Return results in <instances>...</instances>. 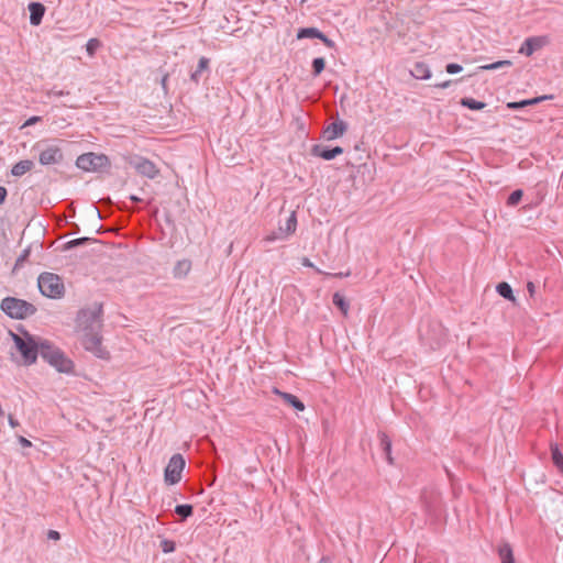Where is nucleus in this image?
<instances>
[{
  "instance_id": "1",
  "label": "nucleus",
  "mask_w": 563,
  "mask_h": 563,
  "mask_svg": "<svg viewBox=\"0 0 563 563\" xmlns=\"http://www.w3.org/2000/svg\"><path fill=\"white\" fill-rule=\"evenodd\" d=\"M40 354L60 373H70L74 369L73 361L47 342H41Z\"/></svg>"
},
{
  "instance_id": "2",
  "label": "nucleus",
  "mask_w": 563,
  "mask_h": 563,
  "mask_svg": "<svg viewBox=\"0 0 563 563\" xmlns=\"http://www.w3.org/2000/svg\"><path fill=\"white\" fill-rule=\"evenodd\" d=\"M15 347L21 353L24 364L30 365L36 361L37 353H40L41 342H37L34 338L25 334L24 336L12 334Z\"/></svg>"
},
{
  "instance_id": "3",
  "label": "nucleus",
  "mask_w": 563,
  "mask_h": 563,
  "mask_svg": "<svg viewBox=\"0 0 563 563\" xmlns=\"http://www.w3.org/2000/svg\"><path fill=\"white\" fill-rule=\"evenodd\" d=\"M38 288L41 292L49 298H59L64 295L65 287L62 278L53 273H43L40 275Z\"/></svg>"
},
{
  "instance_id": "4",
  "label": "nucleus",
  "mask_w": 563,
  "mask_h": 563,
  "mask_svg": "<svg viewBox=\"0 0 563 563\" xmlns=\"http://www.w3.org/2000/svg\"><path fill=\"white\" fill-rule=\"evenodd\" d=\"M81 338V344L84 345L85 350L91 352L95 356L101 360H109L110 353L109 351L102 345L101 336L99 335L98 331L96 330H87L84 331Z\"/></svg>"
},
{
  "instance_id": "5",
  "label": "nucleus",
  "mask_w": 563,
  "mask_h": 563,
  "mask_svg": "<svg viewBox=\"0 0 563 563\" xmlns=\"http://www.w3.org/2000/svg\"><path fill=\"white\" fill-rule=\"evenodd\" d=\"M101 305H93L90 308L84 309L79 312L77 321L78 325L84 330H99L101 327Z\"/></svg>"
},
{
  "instance_id": "6",
  "label": "nucleus",
  "mask_w": 563,
  "mask_h": 563,
  "mask_svg": "<svg viewBox=\"0 0 563 563\" xmlns=\"http://www.w3.org/2000/svg\"><path fill=\"white\" fill-rule=\"evenodd\" d=\"M1 309L11 318L23 319L33 313L32 305L16 298H5L1 302Z\"/></svg>"
},
{
  "instance_id": "7",
  "label": "nucleus",
  "mask_w": 563,
  "mask_h": 563,
  "mask_svg": "<svg viewBox=\"0 0 563 563\" xmlns=\"http://www.w3.org/2000/svg\"><path fill=\"white\" fill-rule=\"evenodd\" d=\"M109 164L107 156L95 153H86L78 156L76 165L85 172H97Z\"/></svg>"
},
{
  "instance_id": "8",
  "label": "nucleus",
  "mask_w": 563,
  "mask_h": 563,
  "mask_svg": "<svg viewBox=\"0 0 563 563\" xmlns=\"http://www.w3.org/2000/svg\"><path fill=\"white\" fill-rule=\"evenodd\" d=\"M185 460L181 454H174L164 472V479L168 485L177 484L181 479Z\"/></svg>"
},
{
  "instance_id": "9",
  "label": "nucleus",
  "mask_w": 563,
  "mask_h": 563,
  "mask_svg": "<svg viewBox=\"0 0 563 563\" xmlns=\"http://www.w3.org/2000/svg\"><path fill=\"white\" fill-rule=\"evenodd\" d=\"M549 42L547 36H532L528 37L519 48V53L526 56H531L536 51L542 48Z\"/></svg>"
},
{
  "instance_id": "10",
  "label": "nucleus",
  "mask_w": 563,
  "mask_h": 563,
  "mask_svg": "<svg viewBox=\"0 0 563 563\" xmlns=\"http://www.w3.org/2000/svg\"><path fill=\"white\" fill-rule=\"evenodd\" d=\"M63 158L62 151L58 146H48L40 153L38 161L42 165H51L60 162Z\"/></svg>"
},
{
  "instance_id": "11",
  "label": "nucleus",
  "mask_w": 563,
  "mask_h": 563,
  "mask_svg": "<svg viewBox=\"0 0 563 563\" xmlns=\"http://www.w3.org/2000/svg\"><path fill=\"white\" fill-rule=\"evenodd\" d=\"M312 154L314 156L321 157L325 161L333 159L334 157L341 155L343 153V148L340 146H335L331 150H325L319 145L312 147Z\"/></svg>"
},
{
  "instance_id": "12",
  "label": "nucleus",
  "mask_w": 563,
  "mask_h": 563,
  "mask_svg": "<svg viewBox=\"0 0 563 563\" xmlns=\"http://www.w3.org/2000/svg\"><path fill=\"white\" fill-rule=\"evenodd\" d=\"M135 167L141 175L146 176L148 178H155L159 173L155 164L148 159L140 161Z\"/></svg>"
},
{
  "instance_id": "13",
  "label": "nucleus",
  "mask_w": 563,
  "mask_h": 563,
  "mask_svg": "<svg viewBox=\"0 0 563 563\" xmlns=\"http://www.w3.org/2000/svg\"><path fill=\"white\" fill-rule=\"evenodd\" d=\"M30 22L32 25H40L45 13V7L40 2L29 4Z\"/></svg>"
},
{
  "instance_id": "14",
  "label": "nucleus",
  "mask_w": 563,
  "mask_h": 563,
  "mask_svg": "<svg viewBox=\"0 0 563 563\" xmlns=\"http://www.w3.org/2000/svg\"><path fill=\"white\" fill-rule=\"evenodd\" d=\"M345 130H346V125L344 122H342V121L333 122L325 129L324 135H325L327 140L331 141V140L342 136L344 134Z\"/></svg>"
},
{
  "instance_id": "15",
  "label": "nucleus",
  "mask_w": 563,
  "mask_h": 563,
  "mask_svg": "<svg viewBox=\"0 0 563 563\" xmlns=\"http://www.w3.org/2000/svg\"><path fill=\"white\" fill-rule=\"evenodd\" d=\"M275 394H277L288 406L294 407L298 411L305 410L303 402L295 395L289 393H284L278 389H275Z\"/></svg>"
},
{
  "instance_id": "16",
  "label": "nucleus",
  "mask_w": 563,
  "mask_h": 563,
  "mask_svg": "<svg viewBox=\"0 0 563 563\" xmlns=\"http://www.w3.org/2000/svg\"><path fill=\"white\" fill-rule=\"evenodd\" d=\"M410 74L413 78L419 80H426L431 77V70L429 66L423 62H418L410 69Z\"/></svg>"
},
{
  "instance_id": "17",
  "label": "nucleus",
  "mask_w": 563,
  "mask_h": 563,
  "mask_svg": "<svg viewBox=\"0 0 563 563\" xmlns=\"http://www.w3.org/2000/svg\"><path fill=\"white\" fill-rule=\"evenodd\" d=\"M297 228V218L296 214L292 212L289 218L287 219L284 227L279 228V238L285 239L295 233Z\"/></svg>"
},
{
  "instance_id": "18",
  "label": "nucleus",
  "mask_w": 563,
  "mask_h": 563,
  "mask_svg": "<svg viewBox=\"0 0 563 563\" xmlns=\"http://www.w3.org/2000/svg\"><path fill=\"white\" fill-rule=\"evenodd\" d=\"M191 261L184 258L176 263L173 269V274L177 278L186 277L191 271Z\"/></svg>"
},
{
  "instance_id": "19",
  "label": "nucleus",
  "mask_w": 563,
  "mask_h": 563,
  "mask_svg": "<svg viewBox=\"0 0 563 563\" xmlns=\"http://www.w3.org/2000/svg\"><path fill=\"white\" fill-rule=\"evenodd\" d=\"M34 166V163L30 159L20 161L13 165L11 174L15 177H20L30 172Z\"/></svg>"
},
{
  "instance_id": "20",
  "label": "nucleus",
  "mask_w": 563,
  "mask_h": 563,
  "mask_svg": "<svg viewBox=\"0 0 563 563\" xmlns=\"http://www.w3.org/2000/svg\"><path fill=\"white\" fill-rule=\"evenodd\" d=\"M545 99H548L547 96L538 97V98H533V99H526V100L518 101V102L512 101V102L507 103V108H509L511 110H518V109L525 108L527 106L537 104L538 102L545 100Z\"/></svg>"
},
{
  "instance_id": "21",
  "label": "nucleus",
  "mask_w": 563,
  "mask_h": 563,
  "mask_svg": "<svg viewBox=\"0 0 563 563\" xmlns=\"http://www.w3.org/2000/svg\"><path fill=\"white\" fill-rule=\"evenodd\" d=\"M498 553L501 559V563H515L512 549L508 543L503 544L499 548Z\"/></svg>"
},
{
  "instance_id": "22",
  "label": "nucleus",
  "mask_w": 563,
  "mask_h": 563,
  "mask_svg": "<svg viewBox=\"0 0 563 563\" xmlns=\"http://www.w3.org/2000/svg\"><path fill=\"white\" fill-rule=\"evenodd\" d=\"M497 292L504 297L505 299H508L510 301H515V297L512 294V289L508 283H499L496 287Z\"/></svg>"
},
{
  "instance_id": "23",
  "label": "nucleus",
  "mask_w": 563,
  "mask_h": 563,
  "mask_svg": "<svg viewBox=\"0 0 563 563\" xmlns=\"http://www.w3.org/2000/svg\"><path fill=\"white\" fill-rule=\"evenodd\" d=\"M333 303L341 310L344 316H347L350 305L340 292H335L333 295Z\"/></svg>"
},
{
  "instance_id": "24",
  "label": "nucleus",
  "mask_w": 563,
  "mask_h": 563,
  "mask_svg": "<svg viewBox=\"0 0 563 563\" xmlns=\"http://www.w3.org/2000/svg\"><path fill=\"white\" fill-rule=\"evenodd\" d=\"M461 104L471 110H482L486 107V104L484 102L477 101L473 98L461 99Z\"/></svg>"
},
{
  "instance_id": "25",
  "label": "nucleus",
  "mask_w": 563,
  "mask_h": 563,
  "mask_svg": "<svg viewBox=\"0 0 563 563\" xmlns=\"http://www.w3.org/2000/svg\"><path fill=\"white\" fill-rule=\"evenodd\" d=\"M306 37H316V38L321 37V32L314 27H307V29L299 30V32L297 33V38L301 40V38H306Z\"/></svg>"
},
{
  "instance_id": "26",
  "label": "nucleus",
  "mask_w": 563,
  "mask_h": 563,
  "mask_svg": "<svg viewBox=\"0 0 563 563\" xmlns=\"http://www.w3.org/2000/svg\"><path fill=\"white\" fill-rule=\"evenodd\" d=\"M511 66V62L510 60H499V62H495V63H492V64H487V65H482L478 67V69L481 70H495V69H498V68H501V67H509Z\"/></svg>"
},
{
  "instance_id": "27",
  "label": "nucleus",
  "mask_w": 563,
  "mask_h": 563,
  "mask_svg": "<svg viewBox=\"0 0 563 563\" xmlns=\"http://www.w3.org/2000/svg\"><path fill=\"white\" fill-rule=\"evenodd\" d=\"M552 461L554 463V465L560 468V470H563V454L560 452L559 448L555 445V446H552Z\"/></svg>"
},
{
  "instance_id": "28",
  "label": "nucleus",
  "mask_w": 563,
  "mask_h": 563,
  "mask_svg": "<svg viewBox=\"0 0 563 563\" xmlns=\"http://www.w3.org/2000/svg\"><path fill=\"white\" fill-rule=\"evenodd\" d=\"M209 66V59L206 57H201L199 59L198 68L197 70L191 75V79L195 81H198V75L199 73L206 70Z\"/></svg>"
},
{
  "instance_id": "29",
  "label": "nucleus",
  "mask_w": 563,
  "mask_h": 563,
  "mask_svg": "<svg viewBox=\"0 0 563 563\" xmlns=\"http://www.w3.org/2000/svg\"><path fill=\"white\" fill-rule=\"evenodd\" d=\"M100 47V42L97 38H90L86 44V51L89 56H93L96 51Z\"/></svg>"
},
{
  "instance_id": "30",
  "label": "nucleus",
  "mask_w": 563,
  "mask_h": 563,
  "mask_svg": "<svg viewBox=\"0 0 563 563\" xmlns=\"http://www.w3.org/2000/svg\"><path fill=\"white\" fill-rule=\"evenodd\" d=\"M324 66H325L324 58H322V57L314 58L312 62V68H313L314 76L320 75L321 71L324 69Z\"/></svg>"
},
{
  "instance_id": "31",
  "label": "nucleus",
  "mask_w": 563,
  "mask_h": 563,
  "mask_svg": "<svg viewBox=\"0 0 563 563\" xmlns=\"http://www.w3.org/2000/svg\"><path fill=\"white\" fill-rule=\"evenodd\" d=\"M522 195H523V192L520 189H517V190L512 191L510 194V196L508 197L507 205L508 206H516L521 200Z\"/></svg>"
},
{
  "instance_id": "32",
  "label": "nucleus",
  "mask_w": 563,
  "mask_h": 563,
  "mask_svg": "<svg viewBox=\"0 0 563 563\" xmlns=\"http://www.w3.org/2000/svg\"><path fill=\"white\" fill-rule=\"evenodd\" d=\"M176 514L183 516L184 518L191 516L192 507L190 505H178L175 508Z\"/></svg>"
},
{
  "instance_id": "33",
  "label": "nucleus",
  "mask_w": 563,
  "mask_h": 563,
  "mask_svg": "<svg viewBox=\"0 0 563 563\" xmlns=\"http://www.w3.org/2000/svg\"><path fill=\"white\" fill-rule=\"evenodd\" d=\"M445 70L449 74H457L462 70V66L455 63H451L446 65Z\"/></svg>"
},
{
  "instance_id": "34",
  "label": "nucleus",
  "mask_w": 563,
  "mask_h": 563,
  "mask_svg": "<svg viewBox=\"0 0 563 563\" xmlns=\"http://www.w3.org/2000/svg\"><path fill=\"white\" fill-rule=\"evenodd\" d=\"M40 121H41V118H40V117H31V118H29V119L24 122L23 128H24V126L33 125V124H35V123H37V122H40Z\"/></svg>"
},
{
  "instance_id": "35",
  "label": "nucleus",
  "mask_w": 563,
  "mask_h": 563,
  "mask_svg": "<svg viewBox=\"0 0 563 563\" xmlns=\"http://www.w3.org/2000/svg\"><path fill=\"white\" fill-rule=\"evenodd\" d=\"M87 241H89V239H87V238L76 239V240L70 241L68 244H69L70 247H73V246L80 245V244H82V243H85Z\"/></svg>"
},
{
  "instance_id": "36",
  "label": "nucleus",
  "mask_w": 563,
  "mask_h": 563,
  "mask_svg": "<svg viewBox=\"0 0 563 563\" xmlns=\"http://www.w3.org/2000/svg\"><path fill=\"white\" fill-rule=\"evenodd\" d=\"M174 549L175 548H174V543L173 542H170V541H164L163 542V550H164V552H172V551H174Z\"/></svg>"
},
{
  "instance_id": "37",
  "label": "nucleus",
  "mask_w": 563,
  "mask_h": 563,
  "mask_svg": "<svg viewBox=\"0 0 563 563\" xmlns=\"http://www.w3.org/2000/svg\"><path fill=\"white\" fill-rule=\"evenodd\" d=\"M527 290L530 295V297H533L536 294V285L532 282L527 283Z\"/></svg>"
},
{
  "instance_id": "38",
  "label": "nucleus",
  "mask_w": 563,
  "mask_h": 563,
  "mask_svg": "<svg viewBox=\"0 0 563 563\" xmlns=\"http://www.w3.org/2000/svg\"><path fill=\"white\" fill-rule=\"evenodd\" d=\"M318 38L321 40L328 47L334 46V43L331 40H329L323 33H321V37Z\"/></svg>"
},
{
  "instance_id": "39",
  "label": "nucleus",
  "mask_w": 563,
  "mask_h": 563,
  "mask_svg": "<svg viewBox=\"0 0 563 563\" xmlns=\"http://www.w3.org/2000/svg\"><path fill=\"white\" fill-rule=\"evenodd\" d=\"M19 442L21 443L22 446L24 448H30L32 445L31 441H29L27 439H25L24 437H20L19 438Z\"/></svg>"
},
{
  "instance_id": "40",
  "label": "nucleus",
  "mask_w": 563,
  "mask_h": 563,
  "mask_svg": "<svg viewBox=\"0 0 563 563\" xmlns=\"http://www.w3.org/2000/svg\"><path fill=\"white\" fill-rule=\"evenodd\" d=\"M7 198V189L0 186V205L4 202Z\"/></svg>"
},
{
  "instance_id": "41",
  "label": "nucleus",
  "mask_w": 563,
  "mask_h": 563,
  "mask_svg": "<svg viewBox=\"0 0 563 563\" xmlns=\"http://www.w3.org/2000/svg\"><path fill=\"white\" fill-rule=\"evenodd\" d=\"M48 538L53 539V540H59L60 536H59V532H57L55 530H51L48 532Z\"/></svg>"
},
{
  "instance_id": "42",
  "label": "nucleus",
  "mask_w": 563,
  "mask_h": 563,
  "mask_svg": "<svg viewBox=\"0 0 563 563\" xmlns=\"http://www.w3.org/2000/svg\"><path fill=\"white\" fill-rule=\"evenodd\" d=\"M301 264H302L303 266H307V267H314V266H313V264L310 262V260H309V258H307V257H303V258L301 260Z\"/></svg>"
},
{
  "instance_id": "43",
  "label": "nucleus",
  "mask_w": 563,
  "mask_h": 563,
  "mask_svg": "<svg viewBox=\"0 0 563 563\" xmlns=\"http://www.w3.org/2000/svg\"><path fill=\"white\" fill-rule=\"evenodd\" d=\"M9 423L12 428H15L19 426L18 421L14 420V418L12 416H9Z\"/></svg>"
},
{
  "instance_id": "44",
  "label": "nucleus",
  "mask_w": 563,
  "mask_h": 563,
  "mask_svg": "<svg viewBox=\"0 0 563 563\" xmlns=\"http://www.w3.org/2000/svg\"><path fill=\"white\" fill-rule=\"evenodd\" d=\"M276 239H280V238H279V235H278V236H275V235H267V236L265 238V241H267V242H273V241H275Z\"/></svg>"
},
{
  "instance_id": "45",
  "label": "nucleus",
  "mask_w": 563,
  "mask_h": 563,
  "mask_svg": "<svg viewBox=\"0 0 563 563\" xmlns=\"http://www.w3.org/2000/svg\"><path fill=\"white\" fill-rule=\"evenodd\" d=\"M167 79H168V75H165V76L163 77V79H162L163 88H166Z\"/></svg>"
},
{
  "instance_id": "46",
  "label": "nucleus",
  "mask_w": 563,
  "mask_h": 563,
  "mask_svg": "<svg viewBox=\"0 0 563 563\" xmlns=\"http://www.w3.org/2000/svg\"><path fill=\"white\" fill-rule=\"evenodd\" d=\"M325 275H327V276H332L331 274H325ZM333 276H334V277L349 276V273H346V274H342V273H340V274H335V275H333Z\"/></svg>"
},
{
  "instance_id": "47",
  "label": "nucleus",
  "mask_w": 563,
  "mask_h": 563,
  "mask_svg": "<svg viewBox=\"0 0 563 563\" xmlns=\"http://www.w3.org/2000/svg\"><path fill=\"white\" fill-rule=\"evenodd\" d=\"M449 85H450V81L448 80V81H445V82H443V84L438 85V87H440V88H446V87H449Z\"/></svg>"
},
{
  "instance_id": "48",
  "label": "nucleus",
  "mask_w": 563,
  "mask_h": 563,
  "mask_svg": "<svg viewBox=\"0 0 563 563\" xmlns=\"http://www.w3.org/2000/svg\"><path fill=\"white\" fill-rule=\"evenodd\" d=\"M131 199H132L133 201H140V198H137L136 196H131Z\"/></svg>"
},
{
  "instance_id": "49",
  "label": "nucleus",
  "mask_w": 563,
  "mask_h": 563,
  "mask_svg": "<svg viewBox=\"0 0 563 563\" xmlns=\"http://www.w3.org/2000/svg\"><path fill=\"white\" fill-rule=\"evenodd\" d=\"M306 1H307V0H301V2H302V3H303V2H306Z\"/></svg>"
}]
</instances>
